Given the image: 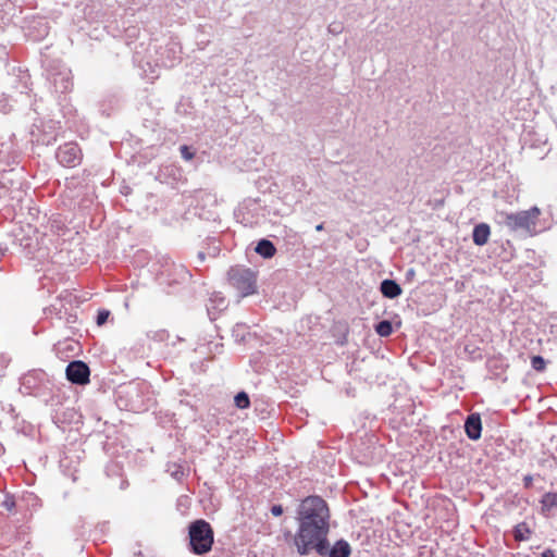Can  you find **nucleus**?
Masks as SVG:
<instances>
[{
	"instance_id": "f257e3e1",
	"label": "nucleus",
	"mask_w": 557,
	"mask_h": 557,
	"mask_svg": "<svg viewBox=\"0 0 557 557\" xmlns=\"http://www.w3.org/2000/svg\"><path fill=\"white\" fill-rule=\"evenodd\" d=\"M297 530L293 544L299 555L312 543L331 531V509L320 495H308L299 500L295 510Z\"/></svg>"
},
{
	"instance_id": "f03ea898",
	"label": "nucleus",
	"mask_w": 557,
	"mask_h": 557,
	"mask_svg": "<svg viewBox=\"0 0 557 557\" xmlns=\"http://www.w3.org/2000/svg\"><path fill=\"white\" fill-rule=\"evenodd\" d=\"M21 391L39 398L47 406L61 405L62 395L53 381L44 370H33L21 379Z\"/></svg>"
},
{
	"instance_id": "7ed1b4c3",
	"label": "nucleus",
	"mask_w": 557,
	"mask_h": 557,
	"mask_svg": "<svg viewBox=\"0 0 557 557\" xmlns=\"http://www.w3.org/2000/svg\"><path fill=\"white\" fill-rule=\"evenodd\" d=\"M148 386L144 382H128L114 391L116 406L122 410L139 412L147 409L146 395Z\"/></svg>"
},
{
	"instance_id": "20e7f679",
	"label": "nucleus",
	"mask_w": 557,
	"mask_h": 557,
	"mask_svg": "<svg viewBox=\"0 0 557 557\" xmlns=\"http://www.w3.org/2000/svg\"><path fill=\"white\" fill-rule=\"evenodd\" d=\"M188 550L197 556H203L211 552L214 544V531L205 519L190 521L187 525Z\"/></svg>"
},
{
	"instance_id": "39448f33",
	"label": "nucleus",
	"mask_w": 557,
	"mask_h": 557,
	"mask_svg": "<svg viewBox=\"0 0 557 557\" xmlns=\"http://www.w3.org/2000/svg\"><path fill=\"white\" fill-rule=\"evenodd\" d=\"M193 275L190 271L183 264L171 263L164 265L163 270L158 275V281L163 290L169 294L178 293L188 282Z\"/></svg>"
},
{
	"instance_id": "423d86ee",
	"label": "nucleus",
	"mask_w": 557,
	"mask_h": 557,
	"mask_svg": "<svg viewBox=\"0 0 557 557\" xmlns=\"http://www.w3.org/2000/svg\"><path fill=\"white\" fill-rule=\"evenodd\" d=\"M312 552H314L319 557H350L352 547L349 542L343 537L337 539L333 544H331L329 534H324L302 550L299 556H308Z\"/></svg>"
},
{
	"instance_id": "0eeeda50",
	"label": "nucleus",
	"mask_w": 557,
	"mask_h": 557,
	"mask_svg": "<svg viewBox=\"0 0 557 557\" xmlns=\"http://www.w3.org/2000/svg\"><path fill=\"white\" fill-rule=\"evenodd\" d=\"M228 280L242 297L257 293V273L250 268L237 265L228 270Z\"/></svg>"
},
{
	"instance_id": "6e6552de",
	"label": "nucleus",
	"mask_w": 557,
	"mask_h": 557,
	"mask_svg": "<svg viewBox=\"0 0 557 557\" xmlns=\"http://www.w3.org/2000/svg\"><path fill=\"white\" fill-rule=\"evenodd\" d=\"M540 213V209L534 206L529 210L507 214L505 224L512 231H527L529 233H536V221Z\"/></svg>"
},
{
	"instance_id": "1a4fd4ad",
	"label": "nucleus",
	"mask_w": 557,
	"mask_h": 557,
	"mask_svg": "<svg viewBox=\"0 0 557 557\" xmlns=\"http://www.w3.org/2000/svg\"><path fill=\"white\" fill-rule=\"evenodd\" d=\"M10 157L0 159V188L20 189L22 186V170L13 168Z\"/></svg>"
},
{
	"instance_id": "9d476101",
	"label": "nucleus",
	"mask_w": 557,
	"mask_h": 557,
	"mask_svg": "<svg viewBox=\"0 0 557 557\" xmlns=\"http://www.w3.org/2000/svg\"><path fill=\"white\" fill-rule=\"evenodd\" d=\"M156 53L157 64L171 69L182 60V46L178 41L171 38L164 46H160Z\"/></svg>"
},
{
	"instance_id": "9b49d317",
	"label": "nucleus",
	"mask_w": 557,
	"mask_h": 557,
	"mask_svg": "<svg viewBox=\"0 0 557 557\" xmlns=\"http://www.w3.org/2000/svg\"><path fill=\"white\" fill-rule=\"evenodd\" d=\"M57 161L65 168H75L82 161V150L76 143H65L55 151Z\"/></svg>"
},
{
	"instance_id": "f8f14e48",
	"label": "nucleus",
	"mask_w": 557,
	"mask_h": 557,
	"mask_svg": "<svg viewBox=\"0 0 557 557\" xmlns=\"http://www.w3.org/2000/svg\"><path fill=\"white\" fill-rule=\"evenodd\" d=\"M65 377L72 384L84 386L90 382V368L83 360H72L65 368Z\"/></svg>"
},
{
	"instance_id": "ddd939ff",
	"label": "nucleus",
	"mask_w": 557,
	"mask_h": 557,
	"mask_svg": "<svg viewBox=\"0 0 557 557\" xmlns=\"http://www.w3.org/2000/svg\"><path fill=\"white\" fill-rule=\"evenodd\" d=\"M71 71L64 67L58 72L49 73V81L53 85L57 92L64 94L72 88Z\"/></svg>"
},
{
	"instance_id": "4468645a",
	"label": "nucleus",
	"mask_w": 557,
	"mask_h": 557,
	"mask_svg": "<svg viewBox=\"0 0 557 557\" xmlns=\"http://www.w3.org/2000/svg\"><path fill=\"white\" fill-rule=\"evenodd\" d=\"M463 429L467 437L471 441H478L482 435V418L479 412H471L467 416Z\"/></svg>"
},
{
	"instance_id": "2eb2a0df",
	"label": "nucleus",
	"mask_w": 557,
	"mask_h": 557,
	"mask_svg": "<svg viewBox=\"0 0 557 557\" xmlns=\"http://www.w3.org/2000/svg\"><path fill=\"white\" fill-rule=\"evenodd\" d=\"M62 401H64V397L62 396ZM76 412L72 408H64L63 403L61 405L51 407V419L54 424L60 426L61 424L70 423L73 421Z\"/></svg>"
},
{
	"instance_id": "dca6fc26",
	"label": "nucleus",
	"mask_w": 557,
	"mask_h": 557,
	"mask_svg": "<svg viewBox=\"0 0 557 557\" xmlns=\"http://www.w3.org/2000/svg\"><path fill=\"white\" fill-rule=\"evenodd\" d=\"M379 290L383 297L387 299H396L403 294L400 284L393 278H384L381 281Z\"/></svg>"
},
{
	"instance_id": "f3484780",
	"label": "nucleus",
	"mask_w": 557,
	"mask_h": 557,
	"mask_svg": "<svg viewBox=\"0 0 557 557\" xmlns=\"http://www.w3.org/2000/svg\"><path fill=\"white\" fill-rule=\"evenodd\" d=\"M540 512L543 517L549 518L557 510V492H546L540 498Z\"/></svg>"
},
{
	"instance_id": "a211bd4d",
	"label": "nucleus",
	"mask_w": 557,
	"mask_h": 557,
	"mask_svg": "<svg viewBox=\"0 0 557 557\" xmlns=\"http://www.w3.org/2000/svg\"><path fill=\"white\" fill-rule=\"evenodd\" d=\"M490 235L491 226L487 223L481 222L475 224L472 230L473 244L476 246H484L485 244H487Z\"/></svg>"
},
{
	"instance_id": "6ab92c4d",
	"label": "nucleus",
	"mask_w": 557,
	"mask_h": 557,
	"mask_svg": "<svg viewBox=\"0 0 557 557\" xmlns=\"http://www.w3.org/2000/svg\"><path fill=\"white\" fill-rule=\"evenodd\" d=\"M253 250L265 260L273 258L277 251L274 243L268 238L257 240Z\"/></svg>"
},
{
	"instance_id": "aec40b11",
	"label": "nucleus",
	"mask_w": 557,
	"mask_h": 557,
	"mask_svg": "<svg viewBox=\"0 0 557 557\" xmlns=\"http://www.w3.org/2000/svg\"><path fill=\"white\" fill-rule=\"evenodd\" d=\"M532 534L533 530L525 521H521L512 528V536L517 542L529 541Z\"/></svg>"
},
{
	"instance_id": "412c9836",
	"label": "nucleus",
	"mask_w": 557,
	"mask_h": 557,
	"mask_svg": "<svg viewBox=\"0 0 557 557\" xmlns=\"http://www.w3.org/2000/svg\"><path fill=\"white\" fill-rule=\"evenodd\" d=\"M250 336L249 326L245 323H236L232 329V337L237 344H245Z\"/></svg>"
},
{
	"instance_id": "4be33fe9",
	"label": "nucleus",
	"mask_w": 557,
	"mask_h": 557,
	"mask_svg": "<svg viewBox=\"0 0 557 557\" xmlns=\"http://www.w3.org/2000/svg\"><path fill=\"white\" fill-rule=\"evenodd\" d=\"M373 329H374L375 333L380 337H388L394 332L393 322L391 320H387V319H383V320L377 321L373 325Z\"/></svg>"
},
{
	"instance_id": "5701e85b",
	"label": "nucleus",
	"mask_w": 557,
	"mask_h": 557,
	"mask_svg": "<svg viewBox=\"0 0 557 557\" xmlns=\"http://www.w3.org/2000/svg\"><path fill=\"white\" fill-rule=\"evenodd\" d=\"M14 243L18 244V246L27 251L28 253H32L34 251V240L29 236L23 235V232L20 231L17 234H14Z\"/></svg>"
},
{
	"instance_id": "b1692460",
	"label": "nucleus",
	"mask_w": 557,
	"mask_h": 557,
	"mask_svg": "<svg viewBox=\"0 0 557 557\" xmlns=\"http://www.w3.org/2000/svg\"><path fill=\"white\" fill-rule=\"evenodd\" d=\"M210 306H208L207 311L211 320L215 319L213 310H222L226 308V300L224 297L215 295L210 298Z\"/></svg>"
},
{
	"instance_id": "393cba45",
	"label": "nucleus",
	"mask_w": 557,
	"mask_h": 557,
	"mask_svg": "<svg viewBox=\"0 0 557 557\" xmlns=\"http://www.w3.org/2000/svg\"><path fill=\"white\" fill-rule=\"evenodd\" d=\"M33 136L36 138V143L45 146H50L55 143L57 140V134L54 132L49 133H33Z\"/></svg>"
},
{
	"instance_id": "a878e982",
	"label": "nucleus",
	"mask_w": 557,
	"mask_h": 557,
	"mask_svg": "<svg viewBox=\"0 0 557 557\" xmlns=\"http://www.w3.org/2000/svg\"><path fill=\"white\" fill-rule=\"evenodd\" d=\"M234 405L238 409H247L250 407V398L249 395L245 391L238 392L234 396Z\"/></svg>"
},
{
	"instance_id": "bb28decb",
	"label": "nucleus",
	"mask_w": 557,
	"mask_h": 557,
	"mask_svg": "<svg viewBox=\"0 0 557 557\" xmlns=\"http://www.w3.org/2000/svg\"><path fill=\"white\" fill-rule=\"evenodd\" d=\"M57 319L60 321H63L65 325L72 326V324H75L78 320L77 314L75 312H69V311H59L57 313Z\"/></svg>"
},
{
	"instance_id": "cd10ccee",
	"label": "nucleus",
	"mask_w": 557,
	"mask_h": 557,
	"mask_svg": "<svg viewBox=\"0 0 557 557\" xmlns=\"http://www.w3.org/2000/svg\"><path fill=\"white\" fill-rule=\"evenodd\" d=\"M546 360L541 355L531 357V367L536 372H543L546 369Z\"/></svg>"
},
{
	"instance_id": "c85d7f7f",
	"label": "nucleus",
	"mask_w": 557,
	"mask_h": 557,
	"mask_svg": "<svg viewBox=\"0 0 557 557\" xmlns=\"http://www.w3.org/2000/svg\"><path fill=\"white\" fill-rule=\"evenodd\" d=\"M465 352L468 354L472 361L481 360L483 358L481 349L475 346L466 345Z\"/></svg>"
},
{
	"instance_id": "c756f323",
	"label": "nucleus",
	"mask_w": 557,
	"mask_h": 557,
	"mask_svg": "<svg viewBox=\"0 0 557 557\" xmlns=\"http://www.w3.org/2000/svg\"><path fill=\"white\" fill-rule=\"evenodd\" d=\"M180 152H181V157L186 161L193 160L196 154L195 148L193 146H188V145H182L180 147Z\"/></svg>"
},
{
	"instance_id": "7c9ffc66",
	"label": "nucleus",
	"mask_w": 557,
	"mask_h": 557,
	"mask_svg": "<svg viewBox=\"0 0 557 557\" xmlns=\"http://www.w3.org/2000/svg\"><path fill=\"white\" fill-rule=\"evenodd\" d=\"M111 315V311L108 309H99L96 314V324L98 326L104 325Z\"/></svg>"
},
{
	"instance_id": "2f4dec72",
	"label": "nucleus",
	"mask_w": 557,
	"mask_h": 557,
	"mask_svg": "<svg viewBox=\"0 0 557 557\" xmlns=\"http://www.w3.org/2000/svg\"><path fill=\"white\" fill-rule=\"evenodd\" d=\"M191 106L188 99H182L176 106V113L180 115L190 114Z\"/></svg>"
},
{
	"instance_id": "473e14b6",
	"label": "nucleus",
	"mask_w": 557,
	"mask_h": 557,
	"mask_svg": "<svg viewBox=\"0 0 557 557\" xmlns=\"http://www.w3.org/2000/svg\"><path fill=\"white\" fill-rule=\"evenodd\" d=\"M1 506L5 508L8 511H13L16 507L15 497L12 494H5L4 499L1 503Z\"/></svg>"
},
{
	"instance_id": "72a5a7b5",
	"label": "nucleus",
	"mask_w": 557,
	"mask_h": 557,
	"mask_svg": "<svg viewBox=\"0 0 557 557\" xmlns=\"http://www.w3.org/2000/svg\"><path fill=\"white\" fill-rule=\"evenodd\" d=\"M258 206H259L258 199L248 198L243 201L242 208L246 209L248 211H257Z\"/></svg>"
},
{
	"instance_id": "f704fd0d",
	"label": "nucleus",
	"mask_w": 557,
	"mask_h": 557,
	"mask_svg": "<svg viewBox=\"0 0 557 557\" xmlns=\"http://www.w3.org/2000/svg\"><path fill=\"white\" fill-rule=\"evenodd\" d=\"M270 512L274 517H281L284 513V507L281 504H273L270 507Z\"/></svg>"
},
{
	"instance_id": "c9c22d12",
	"label": "nucleus",
	"mask_w": 557,
	"mask_h": 557,
	"mask_svg": "<svg viewBox=\"0 0 557 557\" xmlns=\"http://www.w3.org/2000/svg\"><path fill=\"white\" fill-rule=\"evenodd\" d=\"M343 30V26L341 23H332L329 25V32L332 34H341Z\"/></svg>"
},
{
	"instance_id": "e433bc0d",
	"label": "nucleus",
	"mask_w": 557,
	"mask_h": 557,
	"mask_svg": "<svg viewBox=\"0 0 557 557\" xmlns=\"http://www.w3.org/2000/svg\"><path fill=\"white\" fill-rule=\"evenodd\" d=\"M220 253V246L214 242L213 246L209 248L208 255L211 257H216Z\"/></svg>"
},
{
	"instance_id": "4c0bfd02",
	"label": "nucleus",
	"mask_w": 557,
	"mask_h": 557,
	"mask_svg": "<svg viewBox=\"0 0 557 557\" xmlns=\"http://www.w3.org/2000/svg\"><path fill=\"white\" fill-rule=\"evenodd\" d=\"M522 481H523V486L525 488H531L532 485H533V475L527 474V475L523 476Z\"/></svg>"
},
{
	"instance_id": "58836bf2",
	"label": "nucleus",
	"mask_w": 557,
	"mask_h": 557,
	"mask_svg": "<svg viewBox=\"0 0 557 557\" xmlns=\"http://www.w3.org/2000/svg\"><path fill=\"white\" fill-rule=\"evenodd\" d=\"M536 557H557L556 553L552 548H545L541 554H539Z\"/></svg>"
},
{
	"instance_id": "ea45409f",
	"label": "nucleus",
	"mask_w": 557,
	"mask_h": 557,
	"mask_svg": "<svg viewBox=\"0 0 557 557\" xmlns=\"http://www.w3.org/2000/svg\"><path fill=\"white\" fill-rule=\"evenodd\" d=\"M9 149L10 147L7 144L0 143V159L8 157Z\"/></svg>"
},
{
	"instance_id": "a19ab883",
	"label": "nucleus",
	"mask_w": 557,
	"mask_h": 557,
	"mask_svg": "<svg viewBox=\"0 0 557 557\" xmlns=\"http://www.w3.org/2000/svg\"><path fill=\"white\" fill-rule=\"evenodd\" d=\"M172 475L176 480H182L184 478V475H185L183 468L181 466H178L177 469L172 472Z\"/></svg>"
},
{
	"instance_id": "79ce46f5",
	"label": "nucleus",
	"mask_w": 557,
	"mask_h": 557,
	"mask_svg": "<svg viewBox=\"0 0 557 557\" xmlns=\"http://www.w3.org/2000/svg\"><path fill=\"white\" fill-rule=\"evenodd\" d=\"M348 329H345L343 336L336 341V344L343 346L347 343Z\"/></svg>"
},
{
	"instance_id": "37998d69",
	"label": "nucleus",
	"mask_w": 557,
	"mask_h": 557,
	"mask_svg": "<svg viewBox=\"0 0 557 557\" xmlns=\"http://www.w3.org/2000/svg\"><path fill=\"white\" fill-rule=\"evenodd\" d=\"M208 252H205L202 250L197 252V260L199 263H202L206 260Z\"/></svg>"
},
{
	"instance_id": "c03bdc74",
	"label": "nucleus",
	"mask_w": 557,
	"mask_h": 557,
	"mask_svg": "<svg viewBox=\"0 0 557 557\" xmlns=\"http://www.w3.org/2000/svg\"><path fill=\"white\" fill-rule=\"evenodd\" d=\"M7 4V0H0V23L2 22L3 20V7Z\"/></svg>"
},
{
	"instance_id": "a18cd8bd",
	"label": "nucleus",
	"mask_w": 557,
	"mask_h": 557,
	"mask_svg": "<svg viewBox=\"0 0 557 557\" xmlns=\"http://www.w3.org/2000/svg\"><path fill=\"white\" fill-rule=\"evenodd\" d=\"M407 280H410L414 276V270L412 268L408 269L405 274Z\"/></svg>"
},
{
	"instance_id": "49530a36",
	"label": "nucleus",
	"mask_w": 557,
	"mask_h": 557,
	"mask_svg": "<svg viewBox=\"0 0 557 557\" xmlns=\"http://www.w3.org/2000/svg\"><path fill=\"white\" fill-rule=\"evenodd\" d=\"M180 404H181V405L188 406V407H190L191 409H194V405H193V404H191V401H190V400H188V399H184V398H182V399L180 400Z\"/></svg>"
},
{
	"instance_id": "de8ad7c7",
	"label": "nucleus",
	"mask_w": 557,
	"mask_h": 557,
	"mask_svg": "<svg viewBox=\"0 0 557 557\" xmlns=\"http://www.w3.org/2000/svg\"><path fill=\"white\" fill-rule=\"evenodd\" d=\"M315 231H317V232H322V231H324V222L317 224V225H315Z\"/></svg>"
},
{
	"instance_id": "09e8293b",
	"label": "nucleus",
	"mask_w": 557,
	"mask_h": 557,
	"mask_svg": "<svg viewBox=\"0 0 557 557\" xmlns=\"http://www.w3.org/2000/svg\"><path fill=\"white\" fill-rule=\"evenodd\" d=\"M62 349L64 350H70V351H74V346L72 344H66L65 347H63Z\"/></svg>"
},
{
	"instance_id": "8fccbe9b",
	"label": "nucleus",
	"mask_w": 557,
	"mask_h": 557,
	"mask_svg": "<svg viewBox=\"0 0 557 557\" xmlns=\"http://www.w3.org/2000/svg\"><path fill=\"white\" fill-rule=\"evenodd\" d=\"M395 318L397 319L396 326H397V327H400V325H401V320H400L399 315H398V314H396V315H395Z\"/></svg>"
},
{
	"instance_id": "3c124183",
	"label": "nucleus",
	"mask_w": 557,
	"mask_h": 557,
	"mask_svg": "<svg viewBox=\"0 0 557 557\" xmlns=\"http://www.w3.org/2000/svg\"><path fill=\"white\" fill-rule=\"evenodd\" d=\"M61 346H62L61 343H58V345H55V349H57L58 352L61 350Z\"/></svg>"
},
{
	"instance_id": "603ef678",
	"label": "nucleus",
	"mask_w": 557,
	"mask_h": 557,
	"mask_svg": "<svg viewBox=\"0 0 557 557\" xmlns=\"http://www.w3.org/2000/svg\"><path fill=\"white\" fill-rule=\"evenodd\" d=\"M128 191H129V187H125V189H124V190H122V194L127 195V194H128Z\"/></svg>"
},
{
	"instance_id": "864d4df0",
	"label": "nucleus",
	"mask_w": 557,
	"mask_h": 557,
	"mask_svg": "<svg viewBox=\"0 0 557 557\" xmlns=\"http://www.w3.org/2000/svg\"><path fill=\"white\" fill-rule=\"evenodd\" d=\"M134 557H143L141 552H137V553H135V554H134Z\"/></svg>"
},
{
	"instance_id": "5fc2aeb1",
	"label": "nucleus",
	"mask_w": 557,
	"mask_h": 557,
	"mask_svg": "<svg viewBox=\"0 0 557 557\" xmlns=\"http://www.w3.org/2000/svg\"><path fill=\"white\" fill-rule=\"evenodd\" d=\"M292 535L289 531L285 532V536Z\"/></svg>"
}]
</instances>
